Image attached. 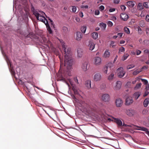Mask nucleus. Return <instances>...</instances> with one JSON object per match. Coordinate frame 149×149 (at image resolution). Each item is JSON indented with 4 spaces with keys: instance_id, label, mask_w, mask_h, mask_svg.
Returning <instances> with one entry per match:
<instances>
[{
    "instance_id": "1",
    "label": "nucleus",
    "mask_w": 149,
    "mask_h": 149,
    "mask_svg": "<svg viewBox=\"0 0 149 149\" xmlns=\"http://www.w3.org/2000/svg\"><path fill=\"white\" fill-rule=\"evenodd\" d=\"M63 49L65 54L64 64L61 61L60 69H62L63 65L66 69L67 74L69 76L71 75L70 71L72 69V65L73 64V60L71 57V49L68 46L63 44Z\"/></svg>"
},
{
    "instance_id": "2",
    "label": "nucleus",
    "mask_w": 149,
    "mask_h": 149,
    "mask_svg": "<svg viewBox=\"0 0 149 149\" xmlns=\"http://www.w3.org/2000/svg\"><path fill=\"white\" fill-rule=\"evenodd\" d=\"M75 101L77 102L78 101V105L81 107L82 109L87 112L89 113L93 111H95L97 109V107L95 104L87 102L82 100H78L75 97Z\"/></svg>"
},
{
    "instance_id": "3",
    "label": "nucleus",
    "mask_w": 149,
    "mask_h": 149,
    "mask_svg": "<svg viewBox=\"0 0 149 149\" xmlns=\"http://www.w3.org/2000/svg\"><path fill=\"white\" fill-rule=\"evenodd\" d=\"M68 76H66L65 75L64 77H63V76H61L60 78H59V81H62L63 82H65L69 86V84L67 82V80L69 81L70 84L71 85L72 87V90L74 92V93L75 95H78L80 96H81L82 94H83V92L80 91L79 89L76 86H74L72 84V81H71L69 77L70 76H69L68 74Z\"/></svg>"
},
{
    "instance_id": "4",
    "label": "nucleus",
    "mask_w": 149,
    "mask_h": 149,
    "mask_svg": "<svg viewBox=\"0 0 149 149\" xmlns=\"http://www.w3.org/2000/svg\"><path fill=\"white\" fill-rule=\"evenodd\" d=\"M33 13L38 20L43 22L45 24L46 23H48V22L47 19L43 15L45 14L43 12L35 11Z\"/></svg>"
},
{
    "instance_id": "5",
    "label": "nucleus",
    "mask_w": 149,
    "mask_h": 149,
    "mask_svg": "<svg viewBox=\"0 0 149 149\" xmlns=\"http://www.w3.org/2000/svg\"><path fill=\"white\" fill-rule=\"evenodd\" d=\"M117 72L118 76L119 78L123 77L125 73V71L122 67H120L117 69Z\"/></svg>"
},
{
    "instance_id": "6",
    "label": "nucleus",
    "mask_w": 149,
    "mask_h": 149,
    "mask_svg": "<svg viewBox=\"0 0 149 149\" xmlns=\"http://www.w3.org/2000/svg\"><path fill=\"white\" fill-rule=\"evenodd\" d=\"M102 79V76L101 74L97 73L94 74L93 77V80L95 81H99Z\"/></svg>"
},
{
    "instance_id": "7",
    "label": "nucleus",
    "mask_w": 149,
    "mask_h": 149,
    "mask_svg": "<svg viewBox=\"0 0 149 149\" xmlns=\"http://www.w3.org/2000/svg\"><path fill=\"white\" fill-rule=\"evenodd\" d=\"M101 100L104 102H108L110 100V96L107 93L103 94L101 97Z\"/></svg>"
},
{
    "instance_id": "8",
    "label": "nucleus",
    "mask_w": 149,
    "mask_h": 149,
    "mask_svg": "<svg viewBox=\"0 0 149 149\" xmlns=\"http://www.w3.org/2000/svg\"><path fill=\"white\" fill-rule=\"evenodd\" d=\"M82 38V34L80 32H77L76 33L75 39L77 41H80Z\"/></svg>"
},
{
    "instance_id": "9",
    "label": "nucleus",
    "mask_w": 149,
    "mask_h": 149,
    "mask_svg": "<svg viewBox=\"0 0 149 149\" xmlns=\"http://www.w3.org/2000/svg\"><path fill=\"white\" fill-rule=\"evenodd\" d=\"M133 102V98L131 97H128L125 101V104L127 105H129L131 104Z\"/></svg>"
},
{
    "instance_id": "10",
    "label": "nucleus",
    "mask_w": 149,
    "mask_h": 149,
    "mask_svg": "<svg viewBox=\"0 0 149 149\" xmlns=\"http://www.w3.org/2000/svg\"><path fill=\"white\" fill-rule=\"evenodd\" d=\"M122 83L120 81H118L116 82V85L114 87V89L115 90H119L121 87Z\"/></svg>"
},
{
    "instance_id": "11",
    "label": "nucleus",
    "mask_w": 149,
    "mask_h": 149,
    "mask_svg": "<svg viewBox=\"0 0 149 149\" xmlns=\"http://www.w3.org/2000/svg\"><path fill=\"white\" fill-rule=\"evenodd\" d=\"M116 104L117 107H121L123 104V101L120 98H118L116 100Z\"/></svg>"
},
{
    "instance_id": "12",
    "label": "nucleus",
    "mask_w": 149,
    "mask_h": 149,
    "mask_svg": "<svg viewBox=\"0 0 149 149\" xmlns=\"http://www.w3.org/2000/svg\"><path fill=\"white\" fill-rule=\"evenodd\" d=\"M95 44L92 41H90L89 42V44L88 45L89 49L90 50L92 51L95 47Z\"/></svg>"
},
{
    "instance_id": "13",
    "label": "nucleus",
    "mask_w": 149,
    "mask_h": 149,
    "mask_svg": "<svg viewBox=\"0 0 149 149\" xmlns=\"http://www.w3.org/2000/svg\"><path fill=\"white\" fill-rule=\"evenodd\" d=\"M94 61L95 64L96 65H98L101 64V59L100 57H97L95 58Z\"/></svg>"
},
{
    "instance_id": "14",
    "label": "nucleus",
    "mask_w": 149,
    "mask_h": 149,
    "mask_svg": "<svg viewBox=\"0 0 149 149\" xmlns=\"http://www.w3.org/2000/svg\"><path fill=\"white\" fill-rule=\"evenodd\" d=\"M121 18L124 21H126L129 18V16L125 13H122L120 15Z\"/></svg>"
},
{
    "instance_id": "15",
    "label": "nucleus",
    "mask_w": 149,
    "mask_h": 149,
    "mask_svg": "<svg viewBox=\"0 0 149 149\" xmlns=\"http://www.w3.org/2000/svg\"><path fill=\"white\" fill-rule=\"evenodd\" d=\"M134 110L132 109H129L127 110L126 111V113L129 116H131L134 113Z\"/></svg>"
},
{
    "instance_id": "16",
    "label": "nucleus",
    "mask_w": 149,
    "mask_h": 149,
    "mask_svg": "<svg viewBox=\"0 0 149 149\" xmlns=\"http://www.w3.org/2000/svg\"><path fill=\"white\" fill-rule=\"evenodd\" d=\"M146 66H144L141 68L139 69H137L134 71L132 73V74L134 75H136L137 74H138L139 73L142 72L144 68H146Z\"/></svg>"
},
{
    "instance_id": "17",
    "label": "nucleus",
    "mask_w": 149,
    "mask_h": 149,
    "mask_svg": "<svg viewBox=\"0 0 149 149\" xmlns=\"http://www.w3.org/2000/svg\"><path fill=\"white\" fill-rule=\"evenodd\" d=\"M85 86L88 89H90L91 87V81L90 80H87L85 81Z\"/></svg>"
},
{
    "instance_id": "18",
    "label": "nucleus",
    "mask_w": 149,
    "mask_h": 149,
    "mask_svg": "<svg viewBox=\"0 0 149 149\" xmlns=\"http://www.w3.org/2000/svg\"><path fill=\"white\" fill-rule=\"evenodd\" d=\"M88 64V63L87 62L85 61L83 63L81 68L83 71H85L87 70Z\"/></svg>"
},
{
    "instance_id": "19",
    "label": "nucleus",
    "mask_w": 149,
    "mask_h": 149,
    "mask_svg": "<svg viewBox=\"0 0 149 149\" xmlns=\"http://www.w3.org/2000/svg\"><path fill=\"white\" fill-rule=\"evenodd\" d=\"M77 57L79 58H81L83 55V50L81 48H79L77 49Z\"/></svg>"
},
{
    "instance_id": "20",
    "label": "nucleus",
    "mask_w": 149,
    "mask_h": 149,
    "mask_svg": "<svg viewBox=\"0 0 149 149\" xmlns=\"http://www.w3.org/2000/svg\"><path fill=\"white\" fill-rule=\"evenodd\" d=\"M135 2L133 1H129L127 2V6L130 8H133L135 5Z\"/></svg>"
},
{
    "instance_id": "21",
    "label": "nucleus",
    "mask_w": 149,
    "mask_h": 149,
    "mask_svg": "<svg viewBox=\"0 0 149 149\" xmlns=\"http://www.w3.org/2000/svg\"><path fill=\"white\" fill-rule=\"evenodd\" d=\"M115 122L117 123L119 126H121L122 125V121L117 118H114Z\"/></svg>"
},
{
    "instance_id": "22",
    "label": "nucleus",
    "mask_w": 149,
    "mask_h": 149,
    "mask_svg": "<svg viewBox=\"0 0 149 149\" xmlns=\"http://www.w3.org/2000/svg\"><path fill=\"white\" fill-rule=\"evenodd\" d=\"M141 94V93L140 92H137L134 94V96L135 99L137 100L139 97L140 96Z\"/></svg>"
},
{
    "instance_id": "23",
    "label": "nucleus",
    "mask_w": 149,
    "mask_h": 149,
    "mask_svg": "<svg viewBox=\"0 0 149 149\" xmlns=\"http://www.w3.org/2000/svg\"><path fill=\"white\" fill-rule=\"evenodd\" d=\"M110 55V52H109L108 50H106L104 54V57L105 58L109 57Z\"/></svg>"
},
{
    "instance_id": "24",
    "label": "nucleus",
    "mask_w": 149,
    "mask_h": 149,
    "mask_svg": "<svg viewBox=\"0 0 149 149\" xmlns=\"http://www.w3.org/2000/svg\"><path fill=\"white\" fill-rule=\"evenodd\" d=\"M149 102V98H146L144 100L143 102V105L144 107H146L148 106Z\"/></svg>"
},
{
    "instance_id": "25",
    "label": "nucleus",
    "mask_w": 149,
    "mask_h": 149,
    "mask_svg": "<svg viewBox=\"0 0 149 149\" xmlns=\"http://www.w3.org/2000/svg\"><path fill=\"white\" fill-rule=\"evenodd\" d=\"M45 25H46L47 30L48 31V32L50 33H52V31L50 28V27L49 25L48 24V23H46L45 24Z\"/></svg>"
},
{
    "instance_id": "26",
    "label": "nucleus",
    "mask_w": 149,
    "mask_h": 149,
    "mask_svg": "<svg viewBox=\"0 0 149 149\" xmlns=\"http://www.w3.org/2000/svg\"><path fill=\"white\" fill-rule=\"evenodd\" d=\"M92 35L93 38L94 39H96L98 38V34L97 32H93V33H92Z\"/></svg>"
},
{
    "instance_id": "27",
    "label": "nucleus",
    "mask_w": 149,
    "mask_h": 149,
    "mask_svg": "<svg viewBox=\"0 0 149 149\" xmlns=\"http://www.w3.org/2000/svg\"><path fill=\"white\" fill-rule=\"evenodd\" d=\"M106 24L103 23H100V27L103 29L105 30L106 27Z\"/></svg>"
},
{
    "instance_id": "28",
    "label": "nucleus",
    "mask_w": 149,
    "mask_h": 149,
    "mask_svg": "<svg viewBox=\"0 0 149 149\" xmlns=\"http://www.w3.org/2000/svg\"><path fill=\"white\" fill-rule=\"evenodd\" d=\"M114 77V74L113 73H111L109 76L108 79L109 80L111 81L112 80Z\"/></svg>"
},
{
    "instance_id": "29",
    "label": "nucleus",
    "mask_w": 149,
    "mask_h": 149,
    "mask_svg": "<svg viewBox=\"0 0 149 149\" xmlns=\"http://www.w3.org/2000/svg\"><path fill=\"white\" fill-rule=\"evenodd\" d=\"M108 66H105L103 68L102 71L104 73L107 74L108 71Z\"/></svg>"
},
{
    "instance_id": "30",
    "label": "nucleus",
    "mask_w": 149,
    "mask_h": 149,
    "mask_svg": "<svg viewBox=\"0 0 149 149\" xmlns=\"http://www.w3.org/2000/svg\"><path fill=\"white\" fill-rule=\"evenodd\" d=\"M137 7L139 10H141L143 9V5L142 3H139L137 6Z\"/></svg>"
},
{
    "instance_id": "31",
    "label": "nucleus",
    "mask_w": 149,
    "mask_h": 149,
    "mask_svg": "<svg viewBox=\"0 0 149 149\" xmlns=\"http://www.w3.org/2000/svg\"><path fill=\"white\" fill-rule=\"evenodd\" d=\"M106 88V85L105 84L102 83L100 86V88L101 90H104Z\"/></svg>"
},
{
    "instance_id": "32",
    "label": "nucleus",
    "mask_w": 149,
    "mask_h": 149,
    "mask_svg": "<svg viewBox=\"0 0 149 149\" xmlns=\"http://www.w3.org/2000/svg\"><path fill=\"white\" fill-rule=\"evenodd\" d=\"M81 31L83 33H85L86 29V27L85 26H84L81 27Z\"/></svg>"
},
{
    "instance_id": "33",
    "label": "nucleus",
    "mask_w": 149,
    "mask_h": 149,
    "mask_svg": "<svg viewBox=\"0 0 149 149\" xmlns=\"http://www.w3.org/2000/svg\"><path fill=\"white\" fill-rule=\"evenodd\" d=\"M142 85L141 83H139V84H137L136 86L134 88V89H138L140 88L141 86Z\"/></svg>"
},
{
    "instance_id": "34",
    "label": "nucleus",
    "mask_w": 149,
    "mask_h": 149,
    "mask_svg": "<svg viewBox=\"0 0 149 149\" xmlns=\"http://www.w3.org/2000/svg\"><path fill=\"white\" fill-rule=\"evenodd\" d=\"M135 67V65L133 64H131L128 65L127 67V69L128 70L131 69Z\"/></svg>"
},
{
    "instance_id": "35",
    "label": "nucleus",
    "mask_w": 149,
    "mask_h": 149,
    "mask_svg": "<svg viewBox=\"0 0 149 149\" xmlns=\"http://www.w3.org/2000/svg\"><path fill=\"white\" fill-rule=\"evenodd\" d=\"M124 31L127 34H129L130 33V31L129 29L127 27H125L124 28Z\"/></svg>"
},
{
    "instance_id": "36",
    "label": "nucleus",
    "mask_w": 149,
    "mask_h": 149,
    "mask_svg": "<svg viewBox=\"0 0 149 149\" xmlns=\"http://www.w3.org/2000/svg\"><path fill=\"white\" fill-rule=\"evenodd\" d=\"M62 30L63 32L65 33L67 32L68 31V28L65 26H64L63 27Z\"/></svg>"
},
{
    "instance_id": "37",
    "label": "nucleus",
    "mask_w": 149,
    "mask_h": 149,
    "mask_svg": "<svg viewBox=\"0 0 149 149\" xmlns=\"http://www.w3.org/2000/svg\"><path fill=\"white\" fill-rule=\"evenodd\" d=\"M141 79V81L144 84H145V85L148 84V81L147 80H146V79Z\"/></svg>"
},
{
    "instance_id": "38",
    "label": "nucleus",
    "mask_w": 149,
    "mask_h": 149,
    "mask_svg": "<svg viewBox=\"0 0 149 149\" xmlns=\"http://www.w3.org/2000/svg\"><path fill=\"white\" fill-rule=\"evenodd\" d=\"M125 51V48L123 47H121L119 49V53L123 52Z\"/></svg>"
},
{
    "instance_id": "39",
    "label": "nucleus",
    "mask_w": 149,
    "mask_h": 149,
    "mask_svg": "<svg viewBox=\"0 0 149 149\" xmlns=\"http://www.w3.org/2000/svg\"><path fill=\"white\" fill-rule=\"evenodd\" d=\"M129 56V55L126 54L124 55L123 57V60L124 61Z\"/></svg>"
},
{
    "instance_id": "40",
    "label": "nucleus",
    "mask_w": 149,
    "mask_h": 149,
    "mask_svg": "<svg viewBox=\"0 0 149 149\" xmlns=\"http://www.w3.org/2000/svg\"><path fill=\"white\" fill-rule=\"evenodd\" d=\"M115 42L113 41H111V42L110 44V46L111 47H112L113 48H114L116 45H114Z\"/></svg>"
},
{
    "instance_id": "41",
    "label": "nucleus",
    "mask_w": 149,
    "mask_h": 149,
    "mask_svg": "<svg viewBox=\"0 0 149 149\" xmlns=\"http://www.w3.org/2000/svg\"><path fill=\"white\" fill-rule=\"evenodd\" d=\"M143 6L146 8H148L149 7L147 2H145L143 3Z\"/></svg>"
},
{
    "instance_id": "42",
    "label": "nucleus",
    "mask_w": 149,
    "mask_h": 149,
    "mask_svg": "<svg viewBox=\"0 0 149 149\" xmlns=\"http://www.w3.org/2000/svg\"><path fill=\"white\" fill-rule=\"evenodd\" d=\"M107 24L109 26V27H111L113 25V23L110 21H109L108 22Z\"/></svg>"
},
{
    "instance_id": "43",
    "label": "nucleus",
    "mask_w": 149,
    "mask_h": 149,
    "mask_svg": "<svg viewBox=\"0 0 149 149\" xmlns=\"http://www.w3.org/2000/svg\"><path fill=\"white\" fill-rule=\"evenodd\" d=\"M122 126H123L126 127H132L133 126H134V125H126V124H125L124 123L123 124V125H122Z\"/></svg>"
},
{
    "instance_id": "44",
    "label": "nucleus",
    "mask_w": 149,
    "mask_h": 149,
    "mask_svg": "<svg viewBox=\"0 0 149 149\" xmlns=\"http://www.w3.org/2000/svg\"><path fill=\"white\" fill-rule=\"evenodd\" d=\"M148 91V90H146L145 91V93L143 95V96L144 97H146L149 94V92Z\"/></svg>"
},
{
    "instance_id": "45",
    "label": "nucleus",
    "mask_w": 149,
    "mask_h": 149,
    "mask_svg": "<svg viewBox=\"0 0 149 149\" xmlns=\"http://www.w3.org/2000/svg\"><path fill=\"white\" fill-rule=\"evenodd\" d=\"M120 8L122 10L124 11L126 9V7L123 5H122L120 6Z\"/></svg>"
},
{
    "instance_id": "46",
    "label": "nucleus",
    "mask_w": 149,
    "mask_h": 149,
    "mask_svg": "<svg viewBox=\"0 0 149 149\" xmlns=\"http://www.w3.org/2000/svg\"><path fill=\"white\" fill-rule=\"evenodd\" d=\"M120 0H113V3L115 4H118L119 3Z\"/></svg>"
},
{
    "instance_id": "47",
    "label": "nucleus",
    "mask_w": 149,
    "mask_h": 149,
    "mask_svg": "<svg viewBox=\"0 0 149 149\" xmlns=\"http://www.w3.org/2000/svg\"><path fill=\"white\" fill-rule=\"evenodd\" d=\"M74 80L75 82L77 83V84H79V83L78 82V79H77V77H75L74 78Z\"/></svg>"
},
{
    "instance_id": "48",
    "label": "nucleus",
    "mask_w": 149,
    "mask_h": 149,
    "mask_svg": "<svg viewBox=\"0 0 149 149\" xmlns=\"http://www.w3.org/2000/svg\"><path fill=\"white\" fill-rule=\"evenodd\" d=\"M77 8L75 6H74L72 7V10L73 12H75L76 11Z\"/></svg>"
},
{
    "instance_id": "49",
    "label": "nucleus",
    "mask_w": 149,
    "mask_h": 149,
    "mask_svg": "<svg viewBox=\"0 0 149 149\" xmlns=\"http://www.w3.org/2000/svg\"><path fill=\"white\" fill-rule=\"evenodd\" d=\"M111 19L113 20V21H115L116 20V17L113 16L111 17Z\"/></svg>"
},
{
    "instance_id": "50",
    "label": "nucleus",
    "mask_w": 149,
    "mask_h": 149,
    "mask_svg": "<svg viewBox=\"0 0 149 149\" xmlns=\"http://www.w3.org/2000/svg\"><path fill=\"white\" fill-rule=\"evenodd\" d=\"M140 25L141 26H144V22L143 20H141L140 22Z\"/></svg>"
},
{
    "instance_id": "51",
    "label": "nucleus",
    "mask_w": 149,
    "mask_h": 149,
    "mask_svg": "<svg viewBox=\"0 0 149 149\" xmlns=\"http://www.w3.org/2000/svg\"><path fill=\"white\" fill-rule=\"evenodd\" d=\"M104 6L102 5L101 6L99 7V9L101 11H102L104 10Z\"/></svg>"
},
{
    "instance_id": "52",
    "label": "nucleus",
    "mask_w": 149,
    "mask_h": 149,
    "mask_svg": "<svg viewBox=\"0 0 149 149\" xmlns=\"http://www.w3.org/2000/svg\"><path fill=\"white\" fill-rule=\"evenodd\" d=\"M100 14V12L98 10H96L95 12V15H98Z\"/></svg>"
},
{
    "instance_id": "53",
    "label": "nucleus",
    "mask_w": 149,
    "mask_h": 149,
    "mask_svg": "<svg viewBox=\"0 0 149 149\" xmlns=\"http://www.w3.org/2000/svg\"><path fill=\"white\" fill-rule=\"evenodd\" d=\"M116 10V9L115 8H110L109 10V12H111L113 11H114Z\"/></svg>"
},
{
    "instance_id": "54",
    "label": "nucleus",
    "mask_w": 149,
    "mask_h": 149,
    "mask_svg": "<svg viewBox=\"0 0 149 149\" xmlns=\"http://www.w3.org/2000/svg\"><path fill=\"white\" fill-rule=\"evenodd\" d=\"M136 53L137 55H139L141 53V51L140 50H137L136 51Z\"/></svg>"
},
{
    "instance_id": "55",
    "label": "nucleus",
    "mask_w": 149,
    "mask_h": 149,
    "mask_svg": "<svg viewBox=\"0 0 149 149\" xmlns=\"http://www.w3.org/2000/svg\"><path fill=\"white\" fill-rule=\"evenodd\" d=\"M138 31L139 33L141 34L142 33V31L141 28L139 27L138 28Z\"/></svg>"
},
{
    "instance_id": "56",
    "label": "nucleus",
    "mask_w": 149,
    "mask_h": 149,
    "mask_svg": "<svg viewBox=\"0 0 149 149\" xmlns=\"http://www.w3.org/2000/svg\"><path fill=\"white\" fill-rule=\"evenodd\" d=\"M145 19L147 22H149V15H147L146 16Z\"/></svg>"
},
{
    "instance_id": "57",
    "label": "nucleus",
    "mask_w": 149,
    "mask_h": 149,
    "mask_svg": "<svg viewBox=\"0 0 149 149\" xmlns=\"http://www.w3.org/2000/svg\"><path fill=\"white\" fill-rule=\"evenodd\" d=\"M146 33L148 35H149V29L147 28L146 29Z\"/></svg>"
},
{
    "instance_id": "58",
    "label": "nucleus",
    "mask_w": 149,
    "mask_h": 149,
    "mask_svg": "<svg viewBox=\"0 0 149 149\" xmlns=\"http://www.w3.org/2000/svg\"><path fill=\"white\" fill-rule=\"evenodd\" d=\"M81 8H88V6L87 5H86V6L82 5L81 6Z\"/></svg>"
},
{
    "instance_id": "59",
    "label": "nucleus",
    "mask_w": 149,
    "mask_h": 149,
    "mask_svg": "<svg viewBox=\"0 0 149 149\" xmlns=\"http://www.w3.org/2000/svg\"><path fill=\"white\" fill-rule=\"evenodd\" d=\"M145 89L146 90H149V83L146 86Z\"/></svg>"
},
{
    "instance_id": "60",
    "label": "nucleus",
    "mask_w": 149,
    "mask_h": 149,
    "mask_svg": "<svg viewBox=\"0 0 149 149\" xmlns=\"http://www.w3.org/2000/svg\"><path fill=\"white\" fill-rule=\"evenodd\" d=\"M123 34V33H119L117 34L118 36H120V37H122Z\"/></svg>"
},
{
    "instance_id": "61",
    "label": "nucleus",
    "mask_w": 149,
    "mask_h": 149,
    "mask_svg": "<svg viewBox=\"0 0 149 149\" xmlns=\"http://www.w3.org/2000/svg\"><path fill=\"white\" fill-rule=\"evenodd\" d=\"M125 42V41L123 40H121L120 42V44H123Z\"/></svg>"
},
{
    "instance_id": "62",
    "label": "nucleus",
    "mask_w": 149,
    "mask_h": 149,
    "mask_svg": "<svg viewBox=\"0 0 149 149\" xmlns=\"http://www.w3.org/2000/svg\"><path fill=\"white\" fill-rule=\"evenodd\" d=\"M144 52L145 53L149 54V51L148 49H146V50H144Z\"/></svg>"
},
{
    "instance_id": "63",
    "label": "nucleus",
    "mask_w": 149,
    "mask_h": 149,
    "mask_svg": "<svg viewBox=\"0 0 149 149\" xmlns=\"http://www.w3.org/2000/svg\"><path fill=\"white\" fill-rule=\"evenodd\" d=\"M79 15L81 17H83V13L82 12H81L79 13Z\"/></svg>"
},
{
    "instance_id": "64",
    "label": "nucleus",
    "mask_w": 149,
    "mask_h": 149,
    "mask_svg": "<svg viewBox=\"0 0 149 149\" xmlns=\"http://www.w3.org/2000/svg\"><path fill=\"white\" fill-rule=\"evenodd\" d=\"M137 81V80H135L134 81H132V84H134L135 83H136V82Z\"/></svg>"
}]
</instances>
